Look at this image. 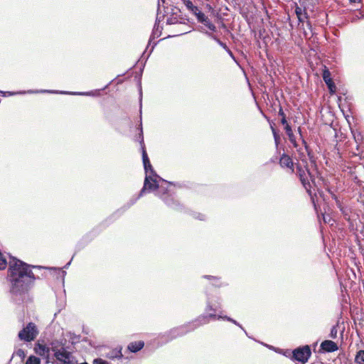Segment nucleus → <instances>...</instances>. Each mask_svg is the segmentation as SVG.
Listing matches in <instances>:
<instances>
[{"instance_id": "nucleus-36", "label": "nucleus", "mask_w": 364, "mask_h": 364, "mask_svg": "<svg viewBox=\"0 0 364 364\" xmlns=\"http://www.w3.org/2000/svg\"><path fill=\"white\" fill-rule=\"evenodd\" d=\"M205 34L206 36H208L209 38H210L213 39L214 41H215L217 43H218V41H220V39L216 36H215L213 33H210V32H208V31H205Z\"/></svg>"}, {"instance_id": "nucleus-47", "label": "nucleus", "mask_w": 364, "mask_h": 364, "mask_svg": "<svg viewBox=\"0 0 364 364\" xmlns=\"http://www.w3.org/2000/svg\"><path fill=\"white\" fill-rule=\"evenodd\" d=\"M355 180L356 181L357 183L360 184V181L358 179V177H355Z\"/></svg>"}, {"instance_id": "nucleus-43", "label": "nucleus", "mask_w": 364, "mask_h": 364, "mask_svg": "<svg viewBox=\"0 0 364 364\" xmlns=\"http://www.w3.org/2000/svg\"><path fill=\"white\" fill-rule=\"evenodd\" d=\"M358 201H360L361 203H363L364 204V195L360 196V199H358Z\"/></svg>"}, {"instance_id": "nucleus-26", "label": "nucleus", "mask_w": 364, "mask_h": 364, "mask_svg": "<svg viewBox=\"0 0 364 364\" xmlns=\"http://www.w3.org/2000/svg\"><path fill=\"white\" fill-rule=\"evenodd\" d=\"M295 14L296 16L304 15L305 18H309V15L306 12V8H304V11H302L301 8H300L296 3H295Z\"/></svg>"}, {"instance_id": "nucleus-31", "label": "nucleus", "mask_w": 364, "mask_h": 364, "mask_svg": "<svg viewBox=\"0 0 364 364\" xmlns=\"http://www.w3.org/2000/svg\"><path fill=\"white\" fill-rule=\"evenodd\" d=\"M353 135L355 141L357 144V145H356L357 149H358V146H359L358 144H359L360 141H362L363 136L361 135V134L360 132H357V133L353 132Z\"/></svg>"}, {"instance_id": "nucleus-35", "label": "nucleus", "mask_w": 364, "mask_h": 364, "mask_svg": "<svg viewBox=\"0 0 364 364\" xmlns=\"http://www.w3.org/2000/svg\"><path fill=\"white\" fill-rule=\"evenodd\" d=\"M193 217L199 220H205V215L202 213H194L193 214Z\"/></svg>"}, {"instance_id": "nucleus-24", "label": "nucleus", "mask_w": 364, "mask_h": 364, "mask_svg": "<svg viewBox=\"0 0 364 364\" xmlns=\"http://www.w3.org/2000/svg\"><path fill=\"white\" fill-rule=\"evenodd\" d=\"M355 363L356 364H364V350H360L357 352Z\"/></svg>"}, {"instance_id": "nucleus-4", "label": "nucleus", "mask_w": 364, "mask_h": 364, "mask_svg": "<svg viewBox=\"0 0 364 364\" xmlns=\"http://www.w3.org/2000/svg\"><path fill=\"white\" fill-rule=\"evenodd\" d=\"M38 334V331L36 326L33 323L30 322L19 331L18 336L21 341L31 342L35 340Z\"/></svg>"}, {"instance_id": "nucleus-41", "label": "nucleus", "mask_w": 364, "mask_h": 364, "mask_svg": "<svg viewBox=\"0 0 364 364\" xmlns=\"http://www.w3.org/2000/svg\"><path fill=\"white\" fill-rule=\"evenodd\" d=\"M226 52L228 53V55L231 57V58L236 62V59H235V57L233 54V53L231 51V50L230 48H228V50H226Z\"/></svg>"}, {"instance_id": "nucleus-28", "label": "nucleus", "mask_w": 364, "mask_h": 364, "mask_svg": "<svg viewBox=\"0 0 364 364\" xmlns=\"http://www.w3.org/2000/svg\"><path fill=\"white\" fill-rule=\"evenodd\" d=\"M223 320L230 321V322L234 323L235 325L239 326L245 332V333L247 334V331H245V329L236 320H235L228 316H224Z\"/></svg>"}, {"instance_id": "nucleus-33", "label": "nucleus", "mask_w": 364, "mask_h": 364, "mask_svg": "<svg viewBox=\"0 0 364 364\" xmlns=\"http://www.w3.org/2000/svg\"><path fill=\"white\" fill-rule=\"evenodd\" d=\"M332 198L335 200L336 206L338 208L341 209V208L343 206L342 202L338 198V197L333 194V193H331Z\"/></svg>"}, {"instance_id": "nucleus-32", "label": "nucleus", "mask_w": 364, "mask_h": 364, "mask_svg": "<svg viewBox=\"0 0 364 364\" xmlns=\"http://www.w3.org/2000/svg\"><path fill=\"white\" fill-rule=\"evenodd\" d=\"M18 356L21 360H23L26 356L25 351L23 349H18L13 355Z\"/></svg>"}, {"instance_id": "nucleus-10", "label": "nucleus", "mask_w": 364, "mask_h": 364, "mask_svg": "<svg viewBox=\"0 0 364 364\" xmlns=\"http://www.w3.org/2000/svg\"><path fill=\"white\" fill-rule=\"evenodd\" d=\"M197 19V21L206 26L210 31L213 32H215L217 31V28L213 24L208 17L200 11V9L198 7L197 11H194L193 14Z\"/></svg>"}, {"instance_id": "nucleus-34", "label": "nucleus", "mask_w": 364, "mask_h": 364, "mask_svg": "<svg viewBox=\"0 0 364 364\" xmlns=\"http://www.w3.org/2000/svg\"><path fill=\"white\" fill-rule=\"evenodd\" d=\"M326 86L328 87L329 92L331 93H334L336 92V85L333 81H332L331 82L327 83Z\"/></svg>"}, {"instance_id": "nucleus-53", "label": "nucleus", "mask_w": 364, "mask_h": 364, "mask_svg": "<svg viewBox=\"0 0 364 364\" xmlns=\"http://www.w3.org/2000/svg\"><path fill=\"white\" fill-rule=\"evenodd\" d=\"M183 1H184L185 0H182Z\"/></svg>"}, {"instance_id": "nucleus-11", "label": "nucleus", "mask_w": 364, "mask_h": 364, "mask_svg": "<svg viewBox=\"0 0 364 364\" xmlns=\"http://www.w3.org/2000/svg\"><path fill=\"white\" fill-rule=\"evenodd\" d=\"M284 126V129L285 130L287 135L288 136L289 141L292 144L293 146L296 149V151L301 156H300L301 159L302 161H304V158L305 157L304 152L303 151L302 148L299 147V144L296 141V137L293 133L291 127L289 124H287Z\"/></svg>"}, {"instance_id": "nucleus-38", "label": "nucleus", "mask_w": 364, "mask_h": 364, "mask_svg": "<svg viewBox=\"0 0 364 364\" xmlns=\"http://www.w3.org/2000/svg\"><path fill=\"white\" fill-rule=\"evenodd\" d=\"M93 364H109L107 360L102 358H96L93 361Z\"/></svg>"}, {"instance_id": "nucleus-18", "label": "nucleus", "mask_w": 364, "mask_h": 364, "mask_svg": "<svg viewBox=\"0 0 364 364\" xmlns=\"http://www.w3.org/2000/svg\"><path fill=\"white\" fill-rule=\"evenodd\" d=\"M161 19L159 17V15H157L156 20L151 33V35L149 38V43L154 39L156 37H159L161 33L162 28L159 26V23L160 22Z\"/></svg>"}, {"instance_id": "nucleus-44", "label": "nucleus", "mask_w": 364, "mask_h": 364, "mask_svg": "<svg viewBox=\"0 0 364 364\" xmlns=\"http://www.w3.org/2000/svg\"><path fill=\"white\" fill-rule=\"evenodd\" d=\"M297 16L298 21L299 22H303L304 21V19L302 18V16Z\"/></svg>"}, {"instance_id": "nucleus-25", "label": "nucleus", "mask_w": 364, "mask_h": 364, "mask_svg": "<svg viewBox=\"0 0 364 364\" xmlns=\"http://www.w3.org/2000/svg\"><path fill=\"white\" fill-rule=\"evenodd\" d=\"M187 9L193 14L194 11H197V6H195L191 0H185L183 1Z\"/></svg>"}, {"instance_id": "nucleus-20", "label": "nucleus", "mask_w": 364, "mask_h": 364, "mask_svg": "<svg viewBox=\"0 0 364 364\" xmlns=\"http://www.w3.org/2000/svg\"><path fill=\"white\" fill-rule=\"evenodd\" d=\"M107 357L109 359H120L123 357V355L122 353V348H120L119 350L115 349L109 352Z\"/></svg>"}, {"instance_id": "nucleus-8", "label": "nucleus", "mask_w": 364, "mask_h": 364, "mask_svg": "<svg viewBox=\"0 0 364 364\" xmlns=\"http://www.w3.org/2000/svg\"><path fill=\"white\" fill-rule=\"evenodd\" d=\"M297 174L301 181V183H302L303 186L304 187L309 195L311 197L313 203H314V199L312 197L311 191V186L308 179L309 177H311L310 172L309 171V170H303L300 166H297ZM314 204V206L316 207L315 203Z\"/></svg>"}, {"instance_id": "nucleus-13", "label": "nucleus", "mask_w": 364, "mask_h": 364, "mask_svg": "<svg viewBox=\"0 0 364 364\" xmlns=\"http://www.w3.org/2000/svg\"><path fill=\"white\" fill-rule=\"evenodd\" d=\"M34 350L36 354L46 359V363H50V348L45 344L37 343L35 345Z\"/></svg>"}, {"instance_id": "nucleus-42", "label": "nucleus", "mask_w": 364, "mask_h": 364, "mask_svg": "<svg viewBox=\"0 0 364 364\" xmlns=\"http://www.w3.org/2000/svg\"><path fill=\"white\" fill-rule=\"evenodd\" d=\"M164 3H165V0H159V1H158V10H157V15H159V9H160L161 4H164Z\"/></svg>"}, {"instance_id": "nucleus-39", "label": "nucleus", "mask_w": 364, "mask_h": 364, "mask_svg": "<svg viewBox=\"0 0 364 364\" xmlns=\"http://www.w3.org/2000/svg\"><path fill=\"white\" fill-rule=\"evenodd\" d=\"M218 43L226 51L227 50H228V46L226 45L225 43L221 41L220 40V41H218Z\"/></svg>"}, {"instance_id": "nucleus-17", "label": "nucleus", "mask_w": 364, "mask_h": 364, "mask_svg": "<svg viewBox=\"0 0 364 364\" xmlns=\"http://www.w3.org/2000/svg\"><path fill=\"white\" fill-rule=\"evenodd\" d=\"M144 346V342L142 341L131 342L128 346L127 350L132 353H137L141 350Z\"/></svg>"}, {"instance_id": "nucleus-29", "label": "nucleus", "mask_w": 364, "mask_h": 364, "mask_svg": "<svg viewBox=\"0 0 364 364\" xmlns=\"http://www.w3.org/2000/svg\"><path fill=\"white\" fill-rule=\"evenodd\" d=\"M338 324L333 325L331 329L329 337L335 339L337 338Z\"/></svg>"}, {"instance_id": "nucleus-15", "label": "nucleus", "mask_w": 364, "mask_h": 364, "mask_svg": "<svg viewBox=\"0 0 364 364\" xmlns=\"http://www.w3.org/2000/svg\"><path fill=\"white\" fill-rule=\"evenodd\" d=\"M320 348L323 352L326 353H333L338 349V345L331 340L323 341L321 343Z\"/></svg>"}, {"instance_id": "nucleus-30", "label": "nucleus", "mask_w": 364, "mask_h": 364, "mask_svg": "<svg viewBox=\"0 0 364 364\" xmlns=\"http://www.w3.org/2000/svg\"><path fill=\"white\" fill-rule=\"evenodd\" d=\"M279 115L281 116L282 119H281V123L283 124V125H285L287 124H288L287 121V118H286V115L283 111V109L282 107L280 106L279 107V112H278Z\"/></svg>"}, {"instance_id": "nucleus-27", "label": "nucleus", "mask_w": 364, "mask_h": 364, "mask_svg": "<svg viewBox=\"0 0 364 364\" xmlns=\"http://www.w3.org/2000/svg\"><path fill=\"white\" fill-rule=\"evenodd\" d=\"M25 364H41V359L34 355H30Z\"/></svg>"}, {"instance_id": "nucleus-46", "label": "nucleus", "mask_w": 364, "mask_h": 364, "mask_svg": "<svg viewBox=\"0 0 364 364\" xmlns=\"http://www.w3.org/2000/svg\"><path fill=\"white\" fill-rule=\"evenodd\" d=\"M350 3H356V2H360V0H349Z\"/></svg>"}, {"instance_id": "nucleus-51", "label": "nucleus", "mask_w": 364, "mask_h": 364, "mask_svg": "<svg viewBox=\"0 0 364 364\" xmlns=\"http://www.w3.org/2000/svg\"><path fill=\"white\" fill-rule=\"evenodd\" d=\"M323 220L325 222H326V220H327V218H326V217L324 215H323Z\"/></svg>"}, {"instance_id": "nucleus-2", "label": "nucleus", "mask_w": 364, "mask_h": 364, "mask_svg": "<svg viewBox=\"0 0 364 364\" xmlns=\"http://www.w3.org/2000/svg\"><path fill=\"white\" fill-rule=\"evenodd\" d=\"M194 330H196V326H194L191 321L183 325L173 328L164 333L161 334L159 338L162 344H165L177 338L183 336Z\"/></svg>"}, {"instance_id": "nucleus-45", "label": "nucleus", "mask_w": 364, "mask_h": 364, "mask_svg": "<svg viewBox=\"0 0 364 364\" xmlns=\"http://www.w3.org/2000/svg\"><path fill=\"white\" fill-rule=\"evenodd\" d=\"M0 93L2 95V96H4V97H6V92L1 91V90H0Z\"/></svg>"}, {"instance_id": "nucleus-40", "label": "nucleus", "mask_w": 364, "mask_h": 364, "mask_svg": "<svg viewBox=\"0 0 364 364\" xmlns=\"http://www.w3.org/2000/svg\"><path fill=\"white\" fill-rule=\"evenodd\" d=\"M176 23V18H168L166 20V23L168 25H171Z\"/></svg>"}, {"instance_id": "nucleus-1", "label": "nucleus", "mask_w": 364, "mask_h": 364, "mask_svg": "<svg viewBox=\"0 0 364 364\" xmlns=\"http://www.w3.org/2000/svg\"><path fill=\"white\" fill-rule=\"evenodd\" d=\"M141 90H140V124H139V129L140 133L138 136V139L139 141L141 154H142V161L144 168L145 171V178L144 181V186L139 193L137 196H133L130 200L127 202L122 208L118 209L115 214L121 215L127 211L129 208H130L136 202L144 196L146 191L153 192L155 191L157 188H159V181H161L163 182H167L166 181L161 178L154 171L153 168L148 154L146 151L145 144L144 142V136L142 132V124H141Z\"/></svg>"}, {"instance_id": "nucleus-6", "label": "nucleus", "mask_w": 364, "mask_h": 364, "mask_svg": "<svg viewBox=\"0 0 364 364\" xmlns=\"http://www.w3.org/2000/svg\"><path fill=\"white\" fill-rule=\"evenodd\" d=\"M311 355V348L309 346L299 347L292 351V359L302 363L308 361Z\"/></svg>"}, {"instance_id": "nucleus-37", "label": "nucleus", "mask_w": 364, "mask_h": 364, "mask_svg": "<svg viewBox=\"0 0 364 364\" xmlns=\"http://www.w3.org/2000/svg\"><path fill=\"white\" fill-rule=\"evenodd\" d=\"M340 210L342 213V214L344 215V217L346 218H347V216H348V212H349V209L348 208V207L343 206L341 208V209H340Z\"/></svg>"}, {"instance_id": "nucleus-19", "label": "nucleus", "mask_w": 364, "mask_h": 364, "mask_svg": "<svg viewBox=\"0 0 364 364\" xmlns=\"http://www.w3.org/2000/svg\"><path fill=\"white\" fill-rule=\"evenodd\" d=\"M298 132L299 134V137H300V139L301 140L302 144L304 145V151L306 152L309 159L311 161H312L313 156H312L311 150L310 149V148H309L307 142L306 141V140L304 139V136H303L302 133H301V127H298Z\"/></svg>"}, {"instance_id": "nucleus-50", "label": "nucleus", "mask_w": 364, "mask_h": 364, "mask_svg": "<svg viewBox=\"0 0 364 364\" xmlns=\"http://www.w3.org/2000/svg\"><path fill=\"white\" fill-rule=\"evenodd\" d=\"M361 170L364 171V166L360 167Z\"/></svg>"}, {"instance_id": "nucleus-23", "label": "nucleus", "mask_w": 364, "mask_h": 364, "mask_svg": "<svg viewBox=\"0 0 364 364\" xmlns=\"http://www.w3.org/2000/svg\"><path fill=\"white\" fill-rule=\"evenodd\" d=\"M271 129H272V134H273V136H274V143H275L277 151L279 152V144L280 141H281L280 136L277 133V130L272 126H271Z\"/></svg>"}, {"instance_id": "nucleus-3", "label": "nucleus", "mask_w": 364, "mask_h": 364, "mask_svg": "<svg viewBox=\"0 0 364 364\" xmlns=\"http://www.w3.org/2000/svg\"><path fill=\"white\" fill-rule=\"evenodd\" d=\"M156 191H157L156 195L159 196L168 207L179 212H183L185 210L184 206L179 201L176 200L172 196L168 194L167 188L159 185V188Z\"/></svg>"}, {"instance_id": "nucleus-7", "label": "nucleus", "mask_w": 364, "mask_h": 364, "mask_svg": "<svg viewBox=\"0 0 364 364\" xmlns=\"http://www.w3.org/2000/svg\"><path fill=\"white\" fill-rule=\"evenodd\" d=\"M223 316H224L220 314H216L215 312L213 311V313L203 314L198 316L196 319L193 320L192 322L194 326H196V329H197L200 326L208 323L210 320H223Z\"/></svg>"}, {"instance_id": "nucleus-5", "label": "nucleus", "mask_w": 364, "mask_h": 364, "mask_svg": "<svg viewBox=\"0 0 364 364\" xmlns=\"http://www.w3.org/2000/svg\"><path fill=\"white\" fill-rule=\"evenodd\" d=\"M205 311H213L217 312L222 308V299L218 295H213L208 292V291H205Z\"/></svg>"}, {"instance_id": "nucleus-9", "label": "nucleus", "mask_w": 364, "mask_h": 364, "mask_svg": "<svg viewBox=\"0 0 364 364\" xmlns=\"http://www.w3.org/2000/svg\"><path fill=\"white\" fill-rule=\"evenodd\" d=\"M26 92H6V96H13L18 94H25ZM27 93H58L63 95H90V92H70L67 91H58V90H28Z\"/></svg>"}, {"instance_id": "nucleus-14", "label": "nucleus", "mask_w": 364, "mask_h": 364, "mask_svg": "<svg viewBox=\"0 0 364 364\" xmlns=\"http://www.w3.org/2000/svg\"><path fill=\"white\" fill-rule=\"evenodd\" d=\"M294 161L290 156L286 153H283L281 155L279 159V165L282 168H289L292 172H294Z\"/></svg>"}, {"instance_id": "nucleus-22", "label": "nucleus", "mask_w": 364, "mask_h": 364, "mask_svg": "<svg viewBox=\"0 0 364 364\" xmlns=\"http://www.w3.org/2000/svg\"><path fill=\"white\" fill-rule=\"evenodd\" d=\"M331 72L328 70V69L325 66L323 72H322V77L323 81L325 82L326 85L327 83L331 82L333 81L331 77Z\"/></svg>"}, {"instance_id": "nucleus-52", "label": "nucleus", "mask_w": 364, "mask_h": 364, "mask_svg": "<svg viewBox=\"0 0 364 364\" xmlns=\"http://www.w3.org/2000/svg\"><path fill=\"white\" fill-rule=\"evenodd\" d=\"M323 220L325 222H326V220H327V218H326V217L324 215H323Z\"/></svg>"}, {"instance_id": "nucleus-16", "label": "nucleus", "mask_w": 364, "mask_h": 364, "mask_svg": "<svg viewBox=\"0 0 364 364\" xmlns=\"http://www.w3.org/2000/svg\"><path fill=\"white\" fill-rule=\"evenodd\" d=\"M204 279L211 281V284L217 288L228 286V283L222 282L220 277L212 276V275H203L202 277Z\"/></svg>"}, {"instance_id": "nucleus-21", "label": "nucleus", "mask_w": 364, "mask_h": 364, "mask_svg": "<svg viewBox=\"0 0 364 364\" xmlns=\"http://www.w3.org/2000/svg\"><path fill=\"white\" fill-rule=\"evenodd\" d=\"M50 347H49V348H50V350L54 352V354H55L57 351H60L61 350V348L60 349L59 348L60 346H63V344L62 341L55 340V341H52L50 343Z\"/></svg>"}, {"instance_id": "nucleus-48", "label": "nucleus", "mask_w": 364, "mask_h": 364, "mask_svg": "<svg viewBox=\"0 0 364 364\" xmlns=\"http://www.w3.org/2000/svg\"><path fill=\"white\" fill-rule=\"evenodd\" d=\"M70 263H71V260H70L68 263H67V264L65 265V267H65V268H67L68 267H69V265L70 264Z\"/></svg>"}, {"instance_id": "nucleus-49", "label": "nucleus", "mask_w": 364, "mask_h": 364, "mask_svg": "<svg viewBox=\"0 0 364 364\" xmlns=\"http://www.w3.org/2000/svg\"><path fill=\"white\" fill-rule=\"evenodd\" d=\"M207 8H208L209 10H210V9H213V8H212V6H211L210 4H207Z\"/></svg>"}, {"instance_id": "nucleus-12", "label": "nucleus", "mask_w": 364, "mask_h": 364, "mask_svg": "<svg viewBox=\"0 0 364 364\" xmlns=\"http://www.w3.org/2000/svg\"><path fill=\"white\" fill-rule=\"evenodd\" d=\"M55 358L63 364H74V357L72 353L62 347L60 351L55 353Z\"/></svg>"}]
</instances>
